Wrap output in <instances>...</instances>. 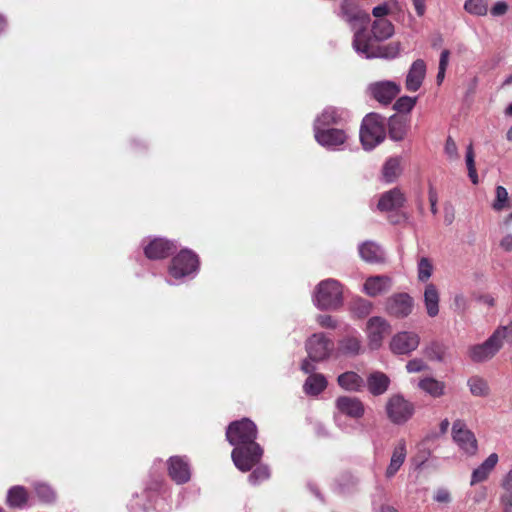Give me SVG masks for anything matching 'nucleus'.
<instances>
[{
    "mask_svg": "<svg viewBox=\"0 0 512 512\" xmlns=\"http://www.w3.org/2000/svg\"><path fill=\"white\" fill-rule=\"evenodd\" d=\"M226 438L234 446L231 457L239 470L249 471L260 461L263 449L255 441L257 427L253 421L243 418L230 423L226 430Z\"/></svg>",
    "mask_w": 512,
    "mask_h": 512,
    "instance_id": "obj_1",
    "label": "nucleus"
},
{
    "mask_svg": "<svg viewBox=\"0 0 512 512\" xmlns=\"http://www.w3.org/2000/svg\"><path fill=\"white\" fill-rule=\"evenodd\" d=\"M386 137V119L377 113L367 114L361 124L360 141L365 150H372Z\"/></svg>",
    "mask_w": 512,
    "mask_h": 512,
    "instance_id": "obj_2",
    "label": "nucleus"
},
{
    "mask_svg": "<svg viewBox=\"0 0 512 512\" xmlns=\"http://www.w3.org/2000/svg\"><path fill=\"white\" fill-rule=\"evenodd\" d=\"M314 304L320 310H336L343 304V289L335 279L321 281L314 291Z\"/></svg>",
    "mask_w": 512,
    "mask_h": 512,
    "instance_id": "obj_3",
    "label": "nucleus"
},
{
    "mask_svg": "<svg viewBox=\"0 0 512 512\" xmlns=\"http://www.w3.org/2000/svg\"><path fill=\"white\" fill-rule=\"evenodd\" d=\"M198 265L199 260L196 254L187 249L182 250L172 259L168 270L170 279L167 282L175 285L180 280L195 276Z\"/></svg>",
    "mask_w": 512,
    "mask_h": 512,
    "instance_id": "obj_4",
    "label": "nucleus"
},
{
    "mask_svg": "<svg viewBox=\"0 0 512 512\" xmlns=\"http://www.w3.org/2000/svg\"><path fill=\"white\" fill-rule=\"evenodd\" d=\"M414 412V404L401 394L392 395L386 403L387 417L397 425H402L410 420Z\"/></svg>",
    "mask_w": 512,
    "mask_h": 512,
    "instance_id": "obj_5",
    "label": "nucleus"
},
{
    "mask_svg": "<svg viewBox=\"0 0 512 512\" xmlns=\"http://www.w3.org/2000/svg\"><path fill=\"white\" fill-rule=\"evenodd\" d=\"M503 331L495 332L482 344L473 345L469 348V357L473 362H485L493 358L503 344Z\"/></svg>",
    "mask_w": 512,
    "mask_h": 512,
    "instance_id": "obj_6",
    "label": "nucleus"
},
{
    "mask_svg": "<svg viewBox=\"0 0 512 512\" xmlns=\"http://www.w3.org/2000/svg\"><path fill=\"white\" fill-rule=\"evenodd\" d=\"M414 308V299L405 292L395 293L385 301V312L395 318L408 317Z\"/></svg>",
    "mask_w": 512,
    "mask_h": 512,
    "instance_id": "obj_7",
    "label": "nucleus"
},
{
    "mask_svg": "<svg viewBox=\"0 0 512 512\" xmlns=\"http://www.w3.org/2000/svg\"><path fill=\"white\" fill-rule=\"evenodd\" d=\"M390 331L391 325L385 318L380 316L371 317L366 324L369 346L372 349H378Z\"/></svg>",
    "mask_w": 512,
    "mask_h": 512,
    "instance_id": "obj_8",
    "label": "nucleus"
},
{
    "mask_svg": "<svg viewBox=\"0 0 512 512\" xmlns=\"http://www.w3.org/2000/svg\"><path fill=\"white\" fill-rule=\"evenodd\" d=\"M338 16L351 28H355L356 25L364 26L370 21V15L361 10L355 0H342Z\"/></svg>",
    "mask_w": 512,
    "mask_h": 512,
    "instance_id": "obj_9",
    "label": "nucleus"
},
{
    "mask_svg": "<svg viewBox=\"0 0 512 512\" xmlns=\"http://www.w3.org/2000/svg\"><path fill=\"white\" fill-rule=\"evenodd\" d=\"M306 350L311 361H322L330 355L333 343L324 334L316 333L307 340Z\"/></svg>",
    "mask_w": 512,
    "mask_h": 512,
    "instance_id": "obj_10",
    "label": "nucleus"
},
{
    "mask_svg": "<svg viewBox=\"0 0 512 512\" xmlns=\"http://www.w3.org/2000/svg\"><path fill=\"white\" fill-rule=\"evenodd\" d=\"M315 140L319 145L329 150H336L343 145L348 135L344 129L320 128L313 129Z\"/></svg>",
    "mask_w": 512,
    "mask_h": 512,
    "instance_id": "obj_11",
    "label": "nucleus"
},
{
    "mask_svg": "<svg viewBox=\"0 0 512 512\" xmlns=\"http://www.w3.org/2000/svg\"><path fill=\"white\" fill-rule=\"evenodd\" d=\"M368 92L377 102L388 105L399 94L400 86L393 81H377L369 84Z\"/></svg>",
    "mask_w": 512,
    "mask_h": 512,
    "instance_id": "obj_12",
    "label": "nucleus"
},
{
    "mask_svg": "<svg viewBox=\"0 0 512 512\" xmlns=\"http://www.w3.org/2000/svg\"><path fill=\"white\" fill-rule=\"evenodd\" d=\"M452 435L459 448L465 453L473 455L477 451L475 435L466 427L462 420H456L452 426Z\"/></svg>",
    "mask_w": 512,
    "mask_h": 512,
    "instance_id": "obj_13",
    "label": "nucleus"
},
{
    "mask_svg": "<svg viewBox=\"0 0 512 512\" xmlns=\"http://www.w3.org/2000/svg\"><path fill=\"white\" fill-rule=\"evenodd\" d=\"M420 337L414 332L403 331L393 336L390 342V349L398 355L410 354L417 349Z\"/></svg>",
    "mask_w": 512,
    "mask_h": 512,
    "instance_id": "obj_14",
    "label": "nucleus"
},
{
    "mask_svg": "<svg viewBox=\"0 0 512 512\" xmlns=\"http://www.w3.org/2000/svg\"><path fill=\"white\" fill-rule=\"evenodd\" d=\"M335 407L337 413L352 419H359L363 417L365 413V406L357 397L339 396L335 400Z\"/></svg>",
    "mask_w": 512,
    "mask_h": 512,
    "instance_id": "obj_15",
    "label": "nucleus"
},
{
    "mask_svg": "<svg viewBox=\"0 0 512 512\" xmlns=\"http://www.w3.org/2000/svg\"><path fill=\"white\" fill-rule=\"evenodd\" d=\"M352 45L360 56L367 59L386 56L379 48L373 46L364 29H359L354 33Z\"/></svg>",
    "mask_w": 512,
    "mask_h": 512,
    "instance_id": "obj_16",
    "label": "nucleus"
},
{
    "mask_svg": "<svg viewBox=\"0 0 512 512\" xmlns=\"http://www.w3.org/2000/svg\"><path fill=\"white\" fill-rule=\"evenodd\" d=\"M168 473L177 484H183L190 480V465L186 457L172 456L168 460Z\"/></svg>",
    "mask_w": 512,
    "mask_h": 512,
    "instance_id": "obj_17",
    "label": "nucleus"
},
{
    "mask_svg": "<svg viewBox=\"0 0 512 512\" xmlns=\"http://www.w3.org/2000/svg\"><path fill=\"white\" fill-rule=\"evenodd\" d=\"M426 76V63L422 59L415 60L406 75L405 88L409 92L418 91Z\"/></svg>",
    "mask_w": 512,
    "mask_h": 512,
    "instance_id": "obj_18",
    "label": "nucleus"
},
{
    "mask_svg": "<svg viewBox=\"0 0 512 512\" xmlns=\"http://www.w3.org/2000/svg\"><path fill=\"white\" fill-rule=\"evenodd\" d=\"M346 111L335 107H326L315 119L313 129L333 128V125L340 124L345 116Z\"/></svg>",
    "mask_w": 512,
    "mask_h": 512,
    "instance_id": "obj_19",
    "label": "nucleus"
},
{
    "mask_svg": "<svg viewBox=\"0 0 512 512\" xmlns=\"http://www.w3.org/2000/svg\"><path fill=\"white\" fill-rule=\"evenodd\" d=\"M407 457V446L404 439H400L394 446L390 462L385 470L387 479L393 478L404 464Z\"/></svg>",
    "mask_w": 512,
    "mask_h": 512,
    "instance_id": "obj_20",
    "label": "nucleus"
},
{
    "mask_svg": "<svg viewBox=\"0 0 512 512\" xmlns=\"http://www.w3.org/2000/svg\"><path fill=\"white\" fill-rule=\"evenodd\" d=\"M392 279L385 275L371 276L366 279L363 290L370 297L385 294L392 288Z\"/></svg>",
    "mask_w": 512,
    "mask_h": 512,
    "instance_id": "obj_21",
    "label": "nucleus"
},
{
    "mask_svg": "<svg viewBox=\"0 0 512 512\" xmlns=\"http://www.w3.org/2000/svg\"><path fill=\"white\" fill-rule=\"evenodd\" d=\"M174 250L175 244L164 238H155L144 248L146 257L153 260L165 258Z\"/></svg>",
    "mask_w": 512,
    "mask_h": 512,
    "instance_id": "obj_22",
    "label": "nucleus"
},
{
    "mask_svg": "<svg viewBox=\"0 0 512 512\" xmlns=\"http://www.w3.org/2000/svg\"><path fill=\"white\" fill-rule=\"evenodd\" d=\"M404 202V194L398 188H394L382 194L378 202V209L380 211H391L402 207Z\"/></svg>",
    "mask_w": 512,
    "mask_h": 512,
    "instance_id": "obj_23",
    "label": "nucleus"
},
{
    "mask_svg": "<svg viewBox=\"0 0 512 512\" xmlns=\"http://www.w3.org/2000/svg\"><path fill=\"white\" fill-rule=\"evenodd\" d=\"M498 455L490 454L472 473L471 485L485 481L498 463Z\"/></svg>",
    "mask_w": 512,
    "mask_h": 512,
    "instance_id": "obj_24",
    "label": "nucleus"
},
{
    "mask_svg": "<svg viewBox=\"0 0 512 512\" xmlns=\"http://www.w3.org/2000/svg\"><path fill=\"white\" fill-rule=\"evenodd\" d=\"M423 298L427 315L431 318L436 317L439 314L440 296L437 287L433 283L425 286Z\"/></svg>",
    "mask_w": 512,
    "mask_h": 512,
    "instance_id": "obj_25",
    "label": "nucleus"
},
{
    "mask_svg": "<svg viewBox=\"0 0 512 512\" xmlns=\"http://www.w3.org/2000/svg\"><path fill=\"white\" fill-rule=\"evenodd\" d=\"M360 257L369 263H378L384 260L385 254L383 249L372 241H366L359 245Z\"/></svg>",
    "mask_w": 512,
    "mask_h": 512,
    "instance_id": "obj_26",
    "label": "nucleus"
},
{
    "mask_svg": "<svg viewBox=\"0 0 512 512\" xmlns=\"http://www.w3.org/2000/svg\"><path fill=\"white\" fill-rule=\"evenodd\" d=\"M390 384V379L382 372H373L367 378L369 392L374 396L384 394Z\"/></svg>",
    "mask_w": 512,
    "mask_h": 512,
    "instance_id": "obj_27",
    "label": "nucleus"
},
{
    "mask_svg": "<svg viewBox=\"0 0 512 512\" xmlns=\"http://www.w3.org/2000/svg\"><path fill=\"white\" fill-rule=\"evenodd\" d=\"M362 348L361 339L357 332L343 337L338 343V350L346 356H356Z\"/></svg>",
    "mask_w": 512,
    "mask_h": 512,
    "instance_id": "obj_28",
    "label": "nucleus"
},
{
    "mask_svg": "<svg viewBox=\"0 0 512 512\" xmlns=\"http://www.w3.org/2000/svg\"><path fill=\"white\" fill-rule=\"evenodd\" d=\"M337 382L341 388L347 391L358 392L364 386L363 378L353 371H347L340 374L337 378Z\"/></svg>",
    "mask_w": 512,
    "mask_h": 512,
    "instance_id": "obj_29",
    "label": "nucleus"
},
{
    "mask_svg": "<svg viewBox=\"0 0 512 512\" xmlns=\"http://www.w3.org/2000/svg\"><path fill=\"white\" fill-rule=\"evenodd\" d=\"M327 387V380L323 374H311L304 382L303 390L307 395L317 396Z\"/></svg>",
    "mask_w": 512,
    "mask_h": 512,
    "instance_id": "obj_30",
    "label": "nucleus"
},
{
    "mask_svg": "<svg viewBox=\"0 0 512 512\" xmlns=\"http://www.w3.org/2000/svg\"><path fill=\"white\" fill-rule=\"evenodd\" d=\"M371 32L376 40L383 41L394 34V25L388 19H376L372 23Z\"/></svg>",
    "mask_w": 512,
    "mask_h": 512,
    "instance_id": "obj_31",
    "label": "nucleus"
},
{
    "mask_svg": "<svg viewBox=\"0 0 512 512\" xmlns=\"http://www.w3.org/2000/svg\"><path fill=\"white\" fill-rule=\"evenodd\" d=\"M28 500V493L23 486H13L7 494V504L12 508H23Z\"/></svg>",
    "mask_w": 512,
    "mask_h": 512,
    "instance_id": "obj_32",
    "label": "nucleus"
},
{
    "mask_svg": "<svg viewBox=\"0 0 512 512\" xmlns=\"http://www.w3.org/2000/svg\"><path fill=\"white\" fill-rule=\"evenodd\" d=\"M418 386L424 392L435 398L442 396L445 390V384L432 377L422 379Z\"/></svg>",
    "mask_w": 512,
    "mask_h": 512,
    "instance_id": "obj_33",
    "label": "nucleus"
},
{
    "mask_svg": "<svg viewBox=\"0 0 512 512\" xmlns=\"http://www.w3.org/2000/svg\"><path fill=\"white\" fill-rule=\"evenodd\" d=\"M389 137L394 141H401L404 139L407 126L405 121L397 116H392L388 121Z\"/></svg>",
    "mask_w": 512,
    "mask_h": 512,
    "instance_id": "obj_34",
    "label": "nucleus"
},
{
    "mask_svg": "<svg viewBox=\"0 0 512 512\" xmlns=\"http://www.w3.org/2000/svg\"><path fill=\"white\" fill-rule=\"evenodd\" d=\"M467 385L473 396L486 397L490 393L488 382L480 376H472L468 379Z\"/></svg>",
    "mask_w": 512,
    "mask_h": 512,
    "instance_id": "obj_35",
    "label": "nucleus"
},
{
    "mask_svg": "<svg viewBox=\"0 0 512 512\" xmlns=\"http://www.w3.org/2000/svg\"><path fill=\"white\" fill-rule=\"evenodd\" d=\"M401 172L400 160L398 158H390L383 167V177L386 182L394 181Z\"/></svg>",
    "mask_w": 512,
    "mask_h": 512,
    "instance_id": "obj_36",
    "label": "nucleus"
},
{
    "mask_svg": "<svg viewBox=\"0 0 512 512\" xmlns=\"http://www.w3.org/2000/svg\"><path fill=\"white\" fill-rule=\"evenodd\" d=\"M433 264L427 257L419 259L417 264V277L420 282H427L433 274Z\"/></svg>",
    "mask_w": 512,
    "mask_h": 512,
    "instance_id": "obj_37",
    "label": "nucleus"
},
{
    "mask_svg": "<svg viewBox=\"0 0 512 512\" xmlns=\"http://www.w3.org/2000/svg\"><path fill=\"white\" fill-rule=\"evenodd\" d=\"M465 162L471 182L473 184H478L479 178L475 166V154L472 144H469L466 148Z\"/></svg>",
    "mask_w": 512,
    "mask_h": 512,
    "instance_id": "obj_38",
    "label": "nucleus"
},
{
    "mask_svg": "<svg viewBox=\"0 0 512 512\" xmlns=\"http://www.w3.org/2000/svg\"><path fill=\"white\" fill-rule=\"evenodd\" d=\"M464 9L473 15L484 16L488 12L487 0H466Z\"/></svg>",
    "mask_w": 512,
    "mask_h": 512,
    "instance_id": "obj_39",
    "label": "nucleus"
},
{
    "mask_svg": "<svg viewBox=\"0 0 512 512\" xmlns=\"http://www.w3.org/2000/svg\"><path fill=\"white\" fill-rule=\"evenodd\" d=\"M35 492L42 502L50 503L55 499L54 490L45 483H37L35 485Z\"/></svg>",
    "mask_w": 512,
    "mask_h": 512,
    "instance_id": "obj_40",
    "label": "nucleus"
},
{
    "mask_svg": "<svg viewBox=\"0 0 512 512\" xmlns=\"http://www.w3.org/2000/svg\"><path fill=\"white\" fill-rule=\"evenodd\" d=\"M416 101V97L402 96L397 99L393 108L400 113H408L414 108Z\"/></svg>",
    "mask_w": 512,
    "mask_h": 512,
    "instance_id": "obj_41",
    "label": "nucleus"
},
{
    "mask_svg": "<svg viewBox=\"0 0 512 512\" xmlns=\"http://www.w3.org/2000/svg\"><path fill=\"white\" fill-rule=\"evenodd\" d=\"M270 476V471L267 466H258L253 472L249 475V482L253 485L258 484Z\"/></svg>",
    "mask_w": 512,
    "mask_h": 512,
    "instance_id": "obj_42",
    "label": "nucleus"
},
{
    "mask_svg": "<svg viewBox=\"0 0 512 512\" xmlns=\"http://www.w3.org/2000/svg\"><path fill=\"white\" fill-rule=\"evenodd\" d=\"M508 200V192L503 186L496 187V199L493 203V208L500 211L504 208Z\"/></svg>",
    "mask_w": 512,
    "mask_h": 512,
    "instance_id": "obj_43",
    "label": "nucleus"
},
{
    "mask_svg": "<svg viewBox=\"0 0 512 512\" xmlns=\"http://www.w3.org/2000/svg\"><path fill=\"white\" fill-rule=\"evenodd\" d=\"M372 310V303L365 299H359L355 302V311L359 316H366Z\"/></svg>",
    "mask_w": 512,
    "mask_h": 512,
    "instance_id": "obj_44",
    "label": "nucleus"
},
{
    "mask_svg": "<svg viewBox=\"0 0 512 512\" xmlns=\"http://www.w3.org/2000/svg\"><path fill=\"white\" fill-rule=\"evenodd\" d=\"M317 323L322 328L335 329L337 327V321L330 315L321 314L316 317Z\"/></svg>",
    "mask_w": 512,
    "mask_h": 512,
    "instance_id": "obj_45",
    "label": "nucleus"
},
{
    "mask_svg": "<svg viewBox=\"0 0 512 512\" xmlns=\"http://www.w3.org/2000/svg\"><path fill=\"white\" fill-rule=\"evenodd\" d=\"M427 368L426 363L419 358L412 359L408 361L406 365V369L409 373H417L425 370Z\"/></svg>",
    "mask_w": 512,
    "mask_h": 512,
    "instance_id": "obj_46",
    "label": "nucleus"
},
{
    "mask_svg": "<svg viewBox=\"0 0 512 512\" xmlns=\"http://www.w3.org/2000/svg\"><path fill=\"white\" fill-rule=\"evenodd\" d=\"M433 499L438 503H444V504H448L452 501V497H451L449 490L446 488H443V487L438 488L435 491Z\"/></svg>",
    "mask_w": 512,
    "mask_h": 512,
    "instance_id": "obj_47",
    "label": "nucleus"
},
{
    "mask_svg": "<svg viewBox=\"0 0 512 512\" xmlns=\"http://www.w3.org/2000/svg\"><path fill=\"white\" fill-rule=\"evenodd\" d=\"M444 150H445L446 155L450 159L458 158V148H457L456 142L451 137L447 138Z\"/></svg>",
    "mask_w": 512,
    "mask_h": 512,
    "instance_id": "obj_48",
    "label": "nucleus"
},
{
    "mask_svg": "<svg viewBox=\"0 0 512 512\" xmlns=\"http://www.w3.org/2000/svg\"><path fill=\"white\" fill-rule=\"evenodd\" d=\"M390 13V7L387 3H382L378 6H375L372 9V15L376 19H386L385 17Z\"/></svg>",
    "mask_w": 512,
    "mask_h": 512,
    "instance_id": "obj_49",
    "label": "nucleus"
},
{
    "mask_svg": "<svg viewBox=\"0 0 512 512\" xmlns=\"http://www.w3.org/2000/svg\"><path fill=\"white\" fill-rule=\"evenodd\" d=\"M507 9L508 5L503 1H499L492 7L491 14L493 16H501L506 13Z\"/></svg>",
    "mask_w": 512,
    "mask_h": 512,
    "instance_id": "obj_50",
    "label": "nucleus"
},
{
    "mask_svg": "<svg viewBox=\"0 0 512 512\" xmlns=\"http://www.w3.org/2000/svg\"><path fill=\"white\" fill-rule=\"evenodd\" d=\"M428 195H429L431 212H432V214L435 215V214H437V211H438L437 210L438 197H437V193L433 187H430Z\"/></svg>",
    "mask_w": 512,
    "mask_h": 512,
    "instance_id": "obj_51",
    "label": "nucleus"
},
{
    "mask_svg": "<svg viewBox=\"0 0 512 512\" xmlns=\"http://www.w3.org/2000/svg\"><path fill=\"white\" fill-rule=\"evenodd\" d=\"M429 356L431 359H434V360H437L440 362L443 361V359H444L443 351L437 345L431 347Z\"/></svg>",
    "mask_w": 512,
    "mask_h": 512,
    "instance_id": "obj_52",
    "label": "nucleus"
},
{
    "mask_svg": "<svg viewBox=\"0 0 512 512\" xmlns=\"http://www.w3.org/2000/svg\"><path fill=\"white\" fill-rule=\"evenodd\" d=\"M425 1L426 0H412L416 14L419 17H421L425 14V11H426Z\"/></svg>",
    "mask_w": 512,
    "mask_h": 512,
    "instance_id": "obj_53",
    "label": "nucleus"
},
{
    "mask_svg": "<svg viewBox=\"0 0 512 512\" xmlns=\"http://www.w3.org/2000/svg\"><path fill=\"white\" fill-rule=\"evenodd\" d=\"M500 247L506 252L512 251V235L503 237L500 241Z\"/></svg>",
    "mask_w": 512,
    "mask_h": 512,
    "instance_id": "obj_54",
    "label": "nucleus"
},
{
    "mask_svg": "<svg viewBox=\"0 0 512 512\" xmlns=\"http://www.w3.org/2000/svg\"><path fill=\"white\" fill-rule=\"evenodd\" d=\"M497 330L503 331V339L512 342V321L508 325L500 326Z\"/></svg>",
    "mask_w": 512,
    "mask_h": 512,
    "instance_id": "obj_55",
    "label": "nucleus"
},
{
    "mask_svg": "<svg viewBox=\"0 0 512 512\" xmlns=\"http://www.w3.org/2000/svg\"><path fill=\"white\" fill-rule=\"evenodd\" d=\"M449 56H450L449 50L445 49L441 52L440 59H439V68L447 69V66L449 63Z\"/></svg>",
    "mask_w": 512,
    "mask_h": 512,
    "instance_id": "obj_56",
    "label": "nucleus"
},
{
    "mask_svg": "<svg viewBox=\"0 0 512 512\" xmlns=\"http://www.w3.org/2000/svg\"><path fill=\"white\" fill-rule=\"evenodd\" d=\"M315 369H316V367L314 366V364L309 359L303 360V362L301 364V370L304 373L314 374L313 372L315 371Z\"/></svg>",
    "mask_w": 512,
    "mask_h": 512,
    "instance_id": "obj_57",
    "label": "nucleus"
},
{
    "mask_svg": "<svg viewBox=\"0 0 512 512\" xmlns=\"http://www.w3.org/2000/svg\"><path fill=\"white\" fill-rule=\"evenodd\" d=\"M486 497H487L486 489L481 488L480 490L475 492L472 499L475 504H479V503L483 502L486 499Z\"/></svg>",
    "mask_w": 512,
    "mask_h": 512,
    "instance_id": "obj_58",
    "label": "nucleus"
},
{
    "mask_svg": "<svg viewBox=\"0 0 512 512\" xmlns=\"http://www.w3.org/2000/svg\"><path fill=\"white\" fill-rule=\"evenodd\" d=\"M454 305L459 311H463L466 307V299L463 295H456L454 297Z\"/></svg>",
    "mask_w": 512,
    "mask_h": 512,
    "instance_id": "obj_59",
    "label": "nucleus"
},
{
    "mask_svg": "<svg viewBox=\"0 0 512 512\" xmlns=\"http://www.w3.org/2000/svg\"><path fill=\"white\" fill-rule=\"evenodd\" d=\"M502 486L505 490H511L512 489V468L507 473L506 477L503 480Z\"/></svg>",
    "mask_w": 512,
    "mask_h": 512,
    "instance_id": "obj_60",
    "label": "nucleus"
},
{
    "mask_svg": "<svg viewBox=\"0 0 512 512\" xmlns=\"http://www.w3.org/2000/svg\"><path fill=\"white\" fill-rule=\"evenodd\" d=\"M454 220V212H453V209H448L446 208L445 209V216H444V221L447 225H450L452 224Z\"/></svg>",
    "mask_w": 512,
    "mask_h": 512,
    "instance_id": "obj_61",
    "label": "nucleus"
},
{
    "mask_svg": "<svg viewBox=\"0 0 512 512\" xmlns=\"http://www.w3.org/2000/svg\"><path fill=\"white\" fill-rule=\"evenodd\" d=\"M500 501H507L508 505L512 506V489L506 490V492L501 495Z\"/></svg>",
    "mask_w": 512,
    "mask_h": 512,
    "instance_id": "obj_62",
    "label": "nucleus"
},
{
    "mask_svg": "<svg viewBox=\"0 0 512 512\" xmlns=\"http://www.w3.org/2000/svg\"><path fill=\"white\" fill-rule=\"evenodd\" d=\"M130 509L132 510V512H145L147 510V507L145 505L138 506V503L132 502L130 504Z\"/></svg>",
    "mask_w": 512,
    "mask_h": 512,
    "instance_id": "obj_63",
    "label": "nucleus"
},
{
    "mask_svg": "<svg viewBox=\"0 0 512 512\" xmlns=\"http://www.w3.org/2000/svg\"><path fill=\"white\" fill-rule=\"evenodd\" d=\"M449 426H450V422H449L448 419L442 420L441 423H440V431H441V433H443V434L446 433L448 431Z\"/></svg>",
    "mask_w": 512,
    "mask_h": 512,
    "instance_id": "obj_64",
    "label": "nucleus"
}]
</instances>
